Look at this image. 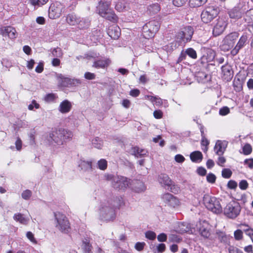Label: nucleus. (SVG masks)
Returning a JSON list of instances; mask_svg holds the SVG:
<instances>
[{"label": "nucleus", "instance_id": "f257e3e1", "mask_svg": "<svg viewBox=\"0 0 253 253\" xmlns=\"http://www.w3.org/2000/svg\"><path fill=\"white\" fill-rule=\"evenodd\" d=\"M123 204L122 198H116V201L109 198L101 200L98 207L100 219L105 221L113 220L116 217V209Z\"/></svg>", "mask_w": 253, "mask_h": 253}, {"label": "nucleus", "instance_id": "f03ea898", "mask_svg": "<svg viewBox=\"0 0 253 253\" xmlns=\"http://www.w3.org/2000/svg\"><path fill=\"white\" fill-rule=\"evenodd\" d=\"M72 131L64 128L56 129L50 132L47 136V140L51 144L62 145L70 141L73 137Z\"/></svg>", "mask_w": 253, "mask_h": 253}, {"label": "nucleus", "instance_id": "7ed1b4c3", "mask_svg": "<svg viewBox=\"0 0 253 253\" xmlns=\"http://www.w3.org/2000/svg\"><path fill=\"white\" fill-rule=\"evenodd\" d=\"M111 4L110 0H101L97 8L100 16L109 21L115 22H117L118 17L115 12L110 8Z\"/></svg>", "mask_w": 253, "mask_h": 253}, {"label": "nucleus", "instance_id": "20e7f679", "mask_svg": "<svg viewBox=\"0 0 253 253\" xmlns=\"http://www.w3.org/2000/svg\"><path fill=\"white\" fill-rule=\"evenodd\" d=\"M77 58L81 62H92L93 63H110L111 61L109 58L100 56L98 53L89 51L84 56H79Z\"/></svg>", "mask_w": 253, "mask_h": 253}, {"label": "nucleus", "instance_id": "39448f33", "mask_svg": "<svg viewBox=\"0 0 253 253\" xmlns=\"http://www.w3.org/2000/svg\"><path fill=\"white\" fill-rule=\"evenodd\" d=\"M54 216L55 227L62 233H68L70 229V224L67 217L60 212H54Z\"/></svg>", "mask_w": 253, "mask_h": 253}, {"label": "nucleus", "instance_id": "423d86ee", "mask_svg": "<svg viewBox=\"0 0 253 253\" xmlns=\"http://www.w3.org/2000/svg\"><path fill=\"white\" fill-rule=\"evenodd\" d=\"M203 202L206 208L212 212L218 214L222 211V208L218 199L209 195H205Z\"/></svg>", "mask_w": 253, "mask_h": 253}, {"label": "nucleus", "instance_id": "0eeeda50", "mask_svg": "<svg viewBox=\"0 0 253 253\" xmlns=\"http://www.w3.org/2000/svg\"><path fill=\"white\" fill-rule=\"evenodd\" d=\"M241 210L239 203L235 201H232L224 208L223 213L228 218L235 219L239 215Z\"/></svg>", "mask_w": 253, "mask_h": 253}, {"label": "nucleus", "instance_id": "6e6552de", "mask_svg": "<svg viewBox=\"0 0 253 253\" xmlns=\"http://www.w3.org/2000/svg\"><path fill=\"white\" fill-rule=\"evenodd\" d=\"M107 178L112 181L113 187L118 190H124L130 184V180L122 176L108 175Z\"/></svg>", "mask_w": 253, "mask_h": 253}, {"label": "nucleus", "instance_id": "1a4fd4ad", "mask_svg": "<svg viewBox=\"0 0 253 253\" xmlns=\"http://www.w3.org/2000/svg\"><path fill=\"white\" fill-rule=\"evenodd\" d=\"M160 28L159 23L155 20L150 21L142 27V34L145 39L153 37Z\"/></svg>", "mask_w": 253, "mask_h": 253}, {"label": "nucleus", "instance_id": "9d476101", "mask_svg": "<svg viewBox=\"0 0 253 253\" xmlns=\"http://www.w3.org/2000/svg\"><path fill=\"white\" fill-rule=\"evenodd\" d=\"M65 11V6L61 2L56 1L51 4L49 8V17L52 19H56L59 17Z\"/></svg>", "mask_w": 253, "mask_h": 253}, {"label": "nucleus", "instance_id": "9b49d317", "mask_svg": "<svg viewBox=\"0 0 253 253\" xmlns=\"http://www.w3.org/2000/svg\"><path fill=\"white\" fill-rule=\"evenodd\" d=\"M218 13V11L216 8L213 6L207 7L201 13V19L204 23H210L216 17Z\"/></svg>", "mask_w": 253, "mask_h": 253}, {"label": "nucleus", "instance_id": "f8f14e48", "mask_svg": "<svg viewBox=\"0 0 253 253\" xmlns=\"http://www.w3.org/2000/svg\"><path fill=\"white\" fill-rule=\"evenodd\" d=\"M234 72L230 64H224L221 67L220 76L225 82H229L233 78Z\"/></svg>", "mask_w": 253, "mask_h": 253}, {"label": "nucleus", "instance_id": "ddd939ff", "mask_svg": "<svg viewBox=\"0 0 253 253\" xmlns=\"http://www.w3.org/2000/svg\"><path fill=\"white\" fill-rule=\"evenodd\" d=\"M194 30L192 27L190 26H186L178 33L177 36V39H180L184 42H187L191 39Z\"/></svg>", "mask_w": 253, "mask_h": 253}, {"label": "nucleus", "instance_id": "4468645a", "mask_svg": "<svg viewBox=\"0 0 253 253\" xmlns=\"http://www.w3.org/2000/svg\"><path fill=\"white\" fill-rule=\"evenodd\" d=\"M238 37L239 34L237 32H232L226 36L223 40V46H225L224 49L229 50L232 48Z\"/></svg>", "mask_w": 253, "mask_h": 253}, {"label": "nucleus", "instance_id": "2eb2a0df", "mask_svg": "<svg viewBox=\"0 0 253 253\" xmlns=\"http://www.w3.org/2000/svg\"><path fill=\"white\" fill-rule=\"evenodd\" d=\"M200 234L205 239H210L211 235V226L205 220L200 222L199 228Z\"/></svg>", "mask_w": 253, "mask_h": 253}, {"label": "nucleus", "instance_id": "dca6fc26", "mask_svg": "<svg viewBox=\"0 0 253 253\" xmlns=\"http://www.w3.org/2000/svg\"><path fill=\"white\" fill-rule=\"evenodd\" d=\"M227 26V22L224 19L218 18L213 29V34L215 36H218L221 34L224 31Z\"/></svg>", "mask_w": 253, "mask_h": 253}, {"label": "nucleus", "instance_id": "f3484780", "mask_svg": "<svg viewBox=\"0 0 253 253\" xmlns=\"http://www.w3.org/2000/svg\"><path fill=\"white\" fill-rule=\"evenodd\" d=\"M162 199L166 204L171 207L174 208L179 204V200L169 193L163 194Z\"/></svg>", "mask_w": 253, "mask_h": 253}, {"label": "nucleus", "instance_id": "a211bd4d", "mask_svg": "<svg viewBox=\"0 0 253 253\" xmlns=\"http://www.w3.org/2000/svg\"><path fill=\"white\" fill-rule=\"evenodd\" d=\"M0 35L3 37L7 36L11 39H14L17 37L16 30L11 26L0 27Z\"/></svg>", "mask_w": 253, "mask_h": 253}, {"label": "nucleus", "instance_id": "6ab92c4d", "mask_svg": "<svg viewBox=\"0 0 253 253\" xmlns=\"http://www.w3.org/2000/svg\"><path fill=\"white\" fill-rule=\"evenodd\" d=\"M239 8L240 9V13H237L236 15L234 14L233 12L230 13V16L231 18L240 17H241L242 14H246L248 11L252 9L249 5V2L246 0L240 2L239 5Z\"/></svg>", "mask_w": 253, "mask_h": 253}, {"label": "nucleus", "instance_id": "aec40b11", "mask_svg": "<svg viewBox=\"0 0 253 253\" xmlns=\"http://www.w3.org/2000/svg\"><path fill=\"white\" fill-rule=\"evenodd\" d=\"M228 142L225 140H217L214 147V151L218 156H221L224 153L227 146Z\"/></svg>", "mask_w": 253, "mask_h": 253}, {"label": "nucleus", "instance_id": "412c9836", "mask_svg": "<svg viewBox=\"0 0 253 253\" xmlns=\"http://www.w3.org/2000/svg\"><path fill=\"white\" fill-rule=\"evenodd\" d=\"M195 76L199 83L203 84L208 83L211 80V76L203 71L196 72Z\"/></svg>", "mask_w": 253, "mask_h": 253}, {"label": "nucleus", "instance_id": "4be33fe9", "mask_svg": "<svg viewBox=\"0 0 253 253\" xmlns=\"http://www.w3.org/2000/svg\"><path fill=\"white\" fill-rule=\"evenodd\" d=\"M130 154L134 155L136 158L144 157L148 155V151L145 149L140 148L137 146L132 147L129 150Z\"/></svg>", "mask_w": 253, "mask_h": 253}, {"label": "nucleus", "instance_id": "5701e85b", "mask_svg": "<svg viewBox=\"0 0 253 253\" xmlns=\"http://www.w3.org/2000/svg\"><path fill=\"white\" fill-rule=\"evenodd\" d=\"M107 33L112 39L116 40L120 37L121 30L118 26L113 25L109 27Z\"/></svg>", "mask_w": 253, "mask_h": 253}, {"label": "nucleus", "instance_id": "b1692460", "mask_svg": "<svg viewBox=\"0 0 253 253\" xmlns=\"http://www.w3.org/2000/svg\"><path fill=\"white\" fill-rule=\"evenodd\" d=\"M72 107L71 102L68 100H64L61 102L58 107V110L62 114H66L70 111Z\"/></svg>", "mask_w": 253, "mask_h": 253}, {"label": "nucleus", "instance_id": "393cba45", "mask_svg": "<svg viewBox=\"0 0 253 253\" xmlns=\"http://www.w3.org/2000/svg\"><path fill=\"white\" fill-rule=\"evenodd\" d=\"M158 181L162 185L168 187H170L172 184V181L169 176L165 173H161L158 176Z\"/></svg>", "mask_w": 253, "mask_h": 253}, {"label": "nucleus", "instance_id": "a878e982", "mask_svg": "<svg viewBox=\"0 0 253 253\" xmlns=\"http://www.w3.org/2000/svg\"><path fill=\"white\" fill-rule=\"evenodd\" d=\"M50 56L53 57L51 63H60V58L62 56V50L59 47L54 48L52 50Z\"/></svg>", "mask_w": 253, "mask_h": 253}, {"label": "nucleus", "instance_id": "bb28decb", "mask_svg": "<svg viewBox=\"0 0 253 253\" xmlns=\"http://www.w3.org/2000/svg\"><path fill=\"white\" fill-rule=\"evenodd\" d=\"M56 77L58 86L60 87H68L69 78L66 77L61 74H57Z\"/></svg>", "mask_w": 253, "mask_h": 253}, {"label": "nucleus", "instance_id": "cd10ccee", "mask_svg": "<svg viewBox=\"0 0 253 253\" xmlns=\"http://www.w3.org/2000/svg\"><path fill=\"white\" fill-rule=\"evenodd\" d=\"M13 217L14 220L23 225H27L30 221L29 217L21 213H15Z\"/></svg>", "mask_w": 253, "mask_h": 253}, {"label": "nucleus", "instance_id": "c85d7f7f", "mask_svg": "<svg viewBox=\"0 0 253 253\" xmlns=\"http://www.w3.org/2000/svg\"><path fill=\"white\" fill-rule=\"evenodd\" d=\"M247 39L248 38L246 35H243L240 38L236 46L231 51V53L232 54H236L238 52L240 49H241L245 44V42L247 40Z\"/></svg>", "mask_w": 253, "mask_h": 253}, {"label": "nucleus", "instance_id": "c756f323", "mask_svg": "<svg viewBox=\"0 0 253 253\" xmlns=\"http://www.w3.org/2000/svg\"><path fill=\"white\" fill-rule=\"evenodd\" d=\"M81 247L84 253H92V247L89 239H84L83 240Z\"/></svg>", "mask_w": 253, "mask_h": 253}, {"label": "nucleus", "instance_id": "7c9ffc66", "mask_svg": "<svg viewBox=\"0 0 253 253\" xmlns=\"http://www.w3.org/2000/svg\"><path fill=\"white\" fill-rule=\"evenodd\" d=\"M146 188V186L142 181L137 180L134 182L132 187L133 191L137 193L144 192Z\"/></svg>", "mask_w": 253, "mask_h": 253}, {"label": "nucleus", "instance_id": "2f4dec72", "mask_svg": "<svg viewBox=\"0 0 253 253\" xmlns=\"http://www.w3.org/2000/svg\"><path fill=\"white\" fill-rule=\"evenodd\" d=\"M80 17L73 13L69 14L66 17V21L70 25L74 26L78 24Z\"/></svg>", "mask_w": 253, "mask_h": 253}, {"label": "nucleus", "instance_id": "473e14b6", "mask_svg": "<svg viewBox=\"0 0 253 253\" xmlns=\"http://www.w3.org/2000/svg\"><path fill=\"white\" fill-rule=\"evenodd\" d=\"M191 161L195 163L200 162L203 159V155L200 151H194L190 155Z\"/></svg>", "mask_w": 253, "mask_h": 253}, {"label": "nucleus", "instance_id": "72a5a7b5", "mask_svg": "<svg viewBox=\"0 0 253 253\" xmlns=\"http://www.w3.org/2000/svg\"><path fill=\"white\" fill-rule=\"evenodd\" d=\"M58 97L57 94L49 93L46 94L43 97V100L48 103H55L56 102Z\"/></svg>", "mask_w": 253, "mask_h": 253}, {"label": "nucleus", "instance_id": "f704fd0d", "mask_svg": "<svg viewBox=\"0 0 253 253\" xmlns=\"http://www.w3.org/2000/svg\"><path fill=\"white\" fill-rule=\"evenodd\" d=\"M191 231V226L189 223L181 222L179 223L177 232L182 234L186 232H189Z\"/></svg>", "mask_w": 253, "mask_h": 253}, {"label": "nucleus", "instance_id": "c9c22d12", "mask_svg": "<svg viewBox=\"0 0 253 253\" xmlns=\"http://www.w3.org/2000/svg\"><path fill=\"white\" fill-rule=\"evenodd\" d=\"M89 24L90 21L88 19L81 18L80 17L77 25L79 29H84L87 28L89 27Z\"/></svg>", "mask_w": 253, "mask_h": 253}, {"label": "nucleus", "instance_id": "e433bc0d", "mask_svg": "<svg viewBox=\"0 0 253 253\" xmlns=\"http://www.w3.org/2000/svg\"><path fill=\"white\" fill-rule=\"evenodd\" d=\"M128 4L124 0L118 1L115 5V9L119 12L127 9Z\"/></svg>", "mask_w": 253, "mask_h": 253}, {"label": "nucleus", "instance_id": "4c0bfd02", "mask_svg": "<svg viewBox=\"0 0 253 253\" xmlns=\"http://www.w3.org/2000/svg\"><path fill=\"white\" fill-rule=\"evenodd\" d=\"M79 166L84 171H89L92 169V163L90 161H82Z\"/></svg>", "mask_w": 253, "mask_h": 253}, {"label": "nucleus", "instance_id": "58836bf2", "mask_svg": "<svg viewBox=\"0 0 253 253\" xmlns=\"http://www.w3.org/2000/svg\"><path fill=\"white\" fill-rule=\"evenodd\" d=\"M92 146L98 149H101L103 145V140L98 137L93 138L91 140Z\"/></svg>", "mask_w": 253, "mask_h": 253}, {"label": "nucleus", "instance_id": "ea45409f", "mask_svg": "<svg viewBox=\"0 0 253 253\" xmlns=\"http://www.w3.org/2000/svg\"><path fill=\"white\" fill-rule=\"evenodd\" d=\"M207 0H189V5L191 7H200L204 4Z\"/></svg>", "mask_w": 253, "mask_h": 253}, {"label": "nucleus", "instance_id": "a19ab883", "mask_svg": "<svg viewBox=\"0 0 253 253\" xmlns=\"http://www.w3.org/2000/svg\"><path fill=\"white\" fill-rule=\"evenodd\" d=\"M160 6L157 3L150 5L148 7V11L150 14H154L158 13L160 10Z\"/></svg>", "mask_w": 253, "mask_h": 253}, {"label": "nucleus", "instance_id": "79ce46f5", "mask_svg": "<svg viewBox=\"0 0 253 253\" xmlns=\"http://www.w3.org/2000/svg\"><path fill=\"white\" fill-rule=\"evenodd\" d=\"M147 99L151 101L154 105L160 106L163 104V100L161 98L156 96H153L151 95L147 96Z\"/></svg>", "mask_w": 253, "mask_h": 253}, {"label": "nucleus", "instance_id": "37998d69", "mask_svg": "<svg viewBox=\"0 0 253 253\" xmlns=\"http://www.w3.org/2000/svg\"><path fill=\"white\" fill-rule=\"evenodd\" d=\"M82 83V81L79 79L69 78L68 87L78 86Z\"/></svg>", "mask_w": 253, "mask_h": 253}, {"label": "nucleus", "instance_id": "c03bdc74", "mask_svg": "<svg viewBox=\"0 0 253 253\" xmlns=\"http://www.w3.org/2000/svg\"><path fill=\"white\" fill-rule=\"evenodd\" d=\"M47 1L48 0H29V2L35 8L45 4Z\"/></svg>", "mask_w": 253, "mask_h": 253}, {"label": "nucleus", "instance_id": "a18cd8bd", "mask_svg": "<svg viewBox=\"0 0 253 253\" xmlns=\"http://www.w3.org/2000/svg\"><path fill=\"white\" fill-rule=\"evenodd\" d=\"M244 19L248 24H252L253 22V8L246 13Z\"/></svg>", "mask_w": 253, "mask_h": 253}, {"label": "nucleus", "instance_id": "49530a36", "mask_svg": "<svg viewBox=\"0 0 253 253\" xmlns=\"http://www.w3.org/2000/svg\"><path fill=\"white\" fill-rule=\"evenodd\" d=\"M217 236L218 240L221 242L224 243H227L229 238L228 237L222 232H217Z\"/></svg>", "mask_w": 253, "mask_h": 253}, {"label": "nucleus", "instance_id": "de8ad7c7", "mask_svg": "<svg viewBox=\"0 0 253 253\" xmlns=\"http://www.w3.org/2000/svg\"><path fill=\"white\" fill-rule=\"evenodd\" d=\"M243 153L245 155L250 154L252 152V147L249 143H246L242 147Z\"/></svg>", "mask_w": 253, "mask_h": 253}, {"label": "nucleus", "instance_id": "09e8293b", "mask_svg": "<svg viewBox=\"0 0 253 253\" xmlns=\"http://www.w3.org/2000/svg\"><path fill=\"white\" fill-rule=\"evenodd\" d=\"M98 167L101 170H105L107 167V162L104 159H100L97 163Z\"/></svg>", "mask_w": 253, "mask_h": 253}, {"label": "nucleus", "instance_id": "8fccbe9b", "mask_svg": "<svg viewBox=\"0 0 253 253\" xmlns=\"http://www.w3.org/2000/svg\"><path fill=\"white\" fill-rule=\"evenodd\" d=\"M188 56L193 59L197 58L196 51L192 48H188L186 50Z\"/></svg>", "mask_w": 253, "mask_h": 253}, {"label": "nucleus", "instance_id": "3c124183", "mask_svg": "<svg viewBox=\"0 0 253 253\" xmlns=\"http://www.w3.org/2000/svg\"><path fill=\"white\" fill-rule=\"evenodd\" d=\"M32 195V192L30 190H24L21 194L22 198L25 200H28L31 197Z\"/></svg>", "mask_w": 253, "mask_h": 253}, {"label": "nucleus", "instance_id": "603ef678", "mask_svg": "<svg viewBox=\"0 0 253 253\" xmlns=\"http://www.w3.org/2000/svg\"><path fill=\"white\" fill-rule=\"evenodd\" d=\"M169 240L171 242L179 243L182 239L176 234H170L169 236Z\"/></svg>", "mask_w": 253, "mask_h": 253}, {"label": "nucleus", "instance_id": "864d4df0", "mask_svg": "<svg viewBox=\"0 0 253 253\" xmlns=\"http://www.w3.org/2000/svg\"><path fill=\"white\" fill-rule=\"evenodd\" d=\"M232 173L231 170L229 169H224L222 170V176L225 178H229Z\"/></svg>", "mask_w": 253, "mask_h": 253}, {"label": "nucleus", "instance_id": "5fc2aeb1", "mask_svg": "<svg viewBox=\"0 0 253 253\" xmlns=\"http://www.w3.org/2000/svg\"><path fill=\"white\" fill-rule=\"evenodd\" d=\"M145 237L150 240H154L156 238V234L153 231H148L145 233Z\"/></svg>", "mask_w": 253, "mask_h": 253}, {"label": "nucleus", "instance_id": "6e6d98bb", "mask_svg": "<svg viewBox=\"0 0 253 253\" xmlns=\"http://www.w3.org/2000/svg\"><path fill=\"white\" fill-rule=\"evenodd\" d=\"M207 180L208 182L213 184L215 182L216 176L212 173H210L207 175Z\"/></svg>", "mask_w": 253, "mask_h": 253}, {"label": "nucleus", "instance_id": "4d7b16f0", "mask_svg": "<svg viewBox=\"0 0 253 253\" xmlns=\"http://www.w3.org/2000/svg\"><path fill=\"white\" fill-rule=\"evenodd\" d=\"M234 238L236 240H240L243 238V231L240 229L236 230L234 233Z\"/></svg>", "mask_w": 253, "mask_h": 253}, {"label": "nucleus", "instance_id": "13d9d810", "mask_svg": "<svg viewBox=\"0 0 253 253\" xmlns=\"http://www.w3.org/2000/svg\"><path fill=\"white\" fill-rule=\"evenodd\" d=\"M173 4L177 7L183 6L186 3L187 0H172Z\"/></svg>", "mask_w": 253, "mask_h": 253}, {"label": "nucleus", "instance_id": "bf43d9fd", "mask_svg": "<svg viewBox=\"0 0 253 253\" xmlns=\"http://www.w3.org/2000/svg\"><path fill=\"white\" fill-rule=\"evenodd\" d=\"M229 113L230 109L227 106L221 108L219 111V114L221 116H225L228 114Z\"/></svg>", "mask_w": 253, "mask_h": 253}, {"label": "nucleus", "instance_id": "052dcab7", "mask_svg": "<svg viewBox=\"0 0 253 253\" xmlns=\"http://www.w3.org/2000/svg\"><path fill=\"white\" fill-rule=\"evenodd\" d=\"M39 109L40 108V105L35 100H33L31 103L29 105L28 109L30 110H33L34 108Z\"/></svg>", "mask_w": 253, "mask_h": 253}, {"label": "nucleus", "instance_id": "680f3d73", "mask_svg": "<svg viewBox=\"0 0 253 253\" xmlns=\"http://www.w3.org/2000/svg\"><path fill=\"white\" fill-rule=\"evenodd\" d=\"M26 237L31 242L34 244L37 243V241L34 237V235L31 231H28L26 233Z\"/></svg>", "mask_w": 253, "mask_h": 253}, {"label": "nucleus", "instance_id": "e2e57ef3", "mask_svg": "<svg viewBox=\"0 0 253 253\" xmlns=\"http://www.w3.org/2000/svg\"><path fill=\"white\" fill-rule=\"evenodd\" d=\"M227 187L230 189H235L237 187V183L233 180H230L227 183Z\"/></svg>", "mask_w": 253, "mask_h": 253}, {"label": "nucleus", "instance_id": "0e129e2a", "mask_svg": "<svg viewBox=\"0 0 253 253\" xmlns=\"http://www.w3.org/2000/svg\"><path fill=\"white\" fill-rule=\"evenodd\" d=\"M84 77L86 80H92L95 78V75L89 72H85L84 75Z\"/></svg>", "mask_w": 253, "mask_h": 253}, {"label": "nucleus", "instance_id": "69168bd1", "mask_svg": "<svg viewBox=\"0 0 253 253\" xmlns=\"http://www.w3.org/2000/svg\"><path fill=\"white\" fill-rule=\"evenodd\" d=\"M157 239L160 242H165L167 239V235L164 233H161L158 235Z\"/></svg>", "mask_w": 253, "mask_h": 253}, {"label": "nucleus", "instance_id": "338daca9", "mask_svg": "<svg viewBox=\"0 0 253 253\" xmlns=\"http://www.w3.org/2000/svg\"><path fill=\"white\" fill-rule=\"evenodd\" d=\"M145 243L144 242H137L135 245V249L138 251L143 250Z\"/></svg>", "mask_w": 253, "mask_h": 253}, {"label": "nucleus", "instance_id": "774afa93", "mask_svg": "<svg viewBox=\"0 0 253 253\" xmlns=\"http://www.w3.org/2000/svg\"><path fill=\"white\" fill-rule=\"evenodd\" d=\"M239 186L242 190H246L248 187V183L246 180H242L240 182Z\"/></svg>", "mask_w": 253, "mask_h": 253}]
</instances>
